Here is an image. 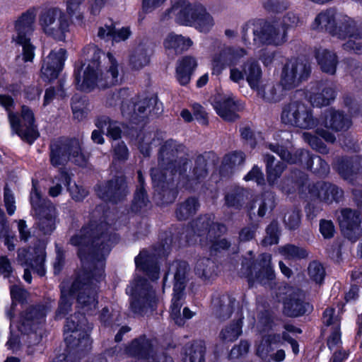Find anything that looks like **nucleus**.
I'll use <instances>...</instances> for the list:
<instances>
[{"label":"nucleus","instance_id":"nucleus-1","mask_svg":"<svg viewBox=\"0 0 362 362\" xmlns=\"http://www.w3.org/2000/svg\"><path fill=\"white\" fill-rule=\"evenodd\" d=\"M105 222L90 221L71 236L69 243L78 248L81 271L71 292L77 293V308L92 314L98 305L97 284L103 279L105 260L116 238Z\"/></svg>","mask_w":362,"mask_h":362},{"label":"nucleus","instance_id":"nucleus-2","mask_svg":"<svg viewBox=\"0 0 362 362\" xmlns=\"http://www.w3.org/2000/svg\"><path fill=\"white\" fill-rule=\"evenodd\" d=\"M190 154L182 144L169 139L160 144L158 153V167L151 170V179L159 189L163 202L172 203L177 196L175 177L185 174L189 167Z\"/></svg>","mask_w":362,"mask_h":362},{"label":"nucleus","instance_id":"nucleus-3","mask_svg":"<svg viewBox=\"0 0 362 362\" xmlns=\"http://www.w3.org/2000/svg\"><path fill=\"white\" fill-rule=\"evenodd\" d=\"M83 54L89 61L81 77V68L75 69V81L78 90L91 92L95 89H105L119 82L118 63L110 53L107 54L95 45L83 49Z\"/></svg>","mask_w":362,"mask_h":362},{"label":"nucleus","instance_id":"nucleus-4","mask_svg":"<svg viewBox=\"0 0 362 362\" xmlns=\"http://www.w3.org/2000/svg\"><path fill=\"white\" fill-rule=\"evenodd\" d=\"M128 95L127 89H119L109 93L106 96L105 105L115 107L120 102L123 117L135 124L144 121L151 112L154 115L160 113L161 104H158L156 98L134 97L129 100Z\"/></svg>","mask_w":362,"mask_h":362},{"label":"nucleus","instance_id":"nucleus-5","mask_svg":"<svg viewBox=\"0 0 362 362\" xmlns=\"http://www.w3.org/2000/svg\"><path fill=\"white\" fill-rule=\"evenodd\" d=\"M52 307V301H46L43 304L30 306L21 313L18 329L23 337H26V343L29 346L41 341L46 315Z\"/></svg>","mask_w":362,"mask_h":362},{"label":"nucleus","instance_id":"nucleus-6","mask_svg":"<svg viewBox=\"0 0 362 362\" xmlns=\"http://www.w3.org/2000/svg\"><path fill=\"white\" fill-rule=\"evenodd\" d=\"M85 167L88 156L81 149L80 141L76 139H60L50 144V161L54 166L62 165L68 161Z\"/></svg>","mask_w":362,"mask_h":362},{"label":"nucleus","instance_id":"nucleus-7","mask_svg":"<svg viewBox=\"0 0 362 362\" xmlns=\"http://www.w3.org/2000/svg\"><path fill=\"white\" fill-rule=\"evenodd\" d=\"M265 146L276 153L283 160L290 163H303L313 173L318 176H326L329 173V165L320 156L312 155L309 151L303 149H298L292 155L286 148L278 144L268 143Z\"/></svg>","mask_w":362,"mask_h":362},{"label":"nucleus","instance_id":"nucleus-8","mask_svg":"<svg viewBox=\"0 0 362 362\" xmlns=\"http://www.w3.org/2000/svg\"><path fill=\"white\" fill-rule=\"evenodd\" d=\"M272 255L261 254L255 262L245 259L243 261L241 273L248 280L250 286L257 282L262 286L273 288L275 284V273L271 265Z\"/></svg>","mask_w":362,"mask_h":362},{"label":"nucleus","instance_id":"nucleus-9","mask_svg":"<svg viewBox=\"0 0 362 362\" xmlns=\"http://www.w3.org/2000/svg\"><path fill=\"white\" fill-rule=\"evenodd\" d=\"M281 119L283 123L301 129H314L319 123L313 109L300 100H291L284 105Z\"/></svg>","mask_w":362,"mask_h":362},{"label":"nucleus","instance_id":"nucleus-10","mask_svg":"<svg viewBox=\"0 0 362 362\" xmlns=\"http://www.w3.org/2000/svg\"><path fill=\"white\" fill-rule=\"evenodd\" d=\"M131 295L130 308L134 313L144 315L156 309L158 299L146 279L138 278L132 284Z\"/></svg>","mask_w":362,"mask_h":362},{"label":"nucleus","instance_id":"nucleus-11","mask_svg":"<svg viewBox=\"0 0 362 362\" xmlns=\"http://www.w3.org/2000/svg\"><path fill=\"white\" fill-rule=\"evenodd\" d=\"M334 37L348 40L342 45L344 50L362 54V21H356L347 16L337 18V30Z\"/></svg>","mask_w":362,"mask_h":362},{"label":"nucleus","instance_id":"nucleus-12","mask_svg":"<svg viewBox=\"0 0 362 362\" xmlns=\"http://www.w3.org/2000/svg\"><path fill=\"white\" fill-rule=\"evenodd\" d=\"M35 15L33 12L23 13L16 21L13 40L23 47V60L32 62L35 56V47L30 42V36L35 29Z\"/></svg>","mask_w":362,"mask_h":362},{"label":"nucleus","instance_id":"nucleus-13","mask_svg":"<svg viewBox=\"0 0 362 362\" xmlns=\"http://www.w3.org/2000/svg\"><path fill=\"white\" fill-rule=\"evenodd\" d=\"M43 32L57 40H64L69 32V21L66 15L58 8H51L42 13L39 18Z\"/></svg>","mask_w":362,"mask_h":362},{"label":"nucleus","instance_id":"nucleus-14","mask_svg":"<svg viewBox=\"0 0 362 362\" xmlns=\"http://www.w3.org/2000/svg\"><path fill=\"white\" fill-rule=\"evenodd\" d=\"M311 73L309 62L304 60L290 59L283 66L280 83L284 90H290L308 80Z\"/></svg>","mask_w":362,"mask_h":362},{"label":"nucleus","instance_id":"nucleus-15","mask_svg":"<svg viewBox=\"0 0 362 362\" xmlns=\"http://www.w3.org/2000/svg\"><path fill=\"white\" fill-rule=\"evenodd\" d=\"M9 122L13 132L23 140L33 143L39 136L33 111L27 106L21 108V115L8 114Z\"/></svg>","mask_w":362,"mask_h":362},{"label":"nucleus","instance_id":"nucleus-16","mask_svg":"<svg viewBox=\"0 0 362 362\" xmlns=\"http://www.w3.org/2000/svg\"><path fill=\"white\" fill-rule=\"evenodd\" d=\"M97 194L105 202L114 204L122 202L129 194L126 177L124 175L113 176L105 183L98 185Z\"/></svg>","mask_w":362,"mask_h":362},{"label":"nucleus","instance_id":"nucleus-17","mask_svg":"<svg viewBox=\"0 0 362 362\" xmlns=\"http://www.w3.org/2000/svg\"><path fill=\"white\" fill-rule=\"evenodd\" d=\"M338 221L341 231L346 238L354 243L361 236V219L357 211L348 208L341 209Z\"/></svg>","mask_w":362,"mask_h":362},{"label":"nucleus","instance_id":"nucleus-18","mask_svg":"<svg viewBox=\"0 0 362 362\" xmlns=\"http://www.w3.org/2000/svg\"><path fill=\"white\" fill-rule=\"evenodd\" d=\"M165 252L164 245L155 248L153 251L142 250L135 258L136 267L143 271L151 280H157L160 273L158 259L164 256Z\"/></svg>","mask_w":362,"mask_h":362},{"label":"nucleus","instance_id":"nucleus-19","mask_svg":"<svg viewBox=\"0 0 362 362\" xmlns=\"http://www.w3.org/2000/svg\"><path fill=\"white\" fill-rule=\"evenodd\" d=\"M197 10L198 5H192L185 0H179L162 14L160 20L165 21L173 16L178 24L192 26Z\"/></svg>","mask_w":362,"mask_h":362},{"label":"nucleus","instance_id":"nucleus-20","mask_svg":"<svg viewBox=\"0 0 362 362\" xmlns=\"http://www.w3.org/2000/svg\"><path fill=\"white\" fill-rule=\"evenodd\" d=\"M194 233L201 238L200 241L214 240L215 238L221 236L226 232L225 225L216 223L207 215L201 216L194 220L192 224Z\"/></svg>","mask_w":362,"mask_h":362},{"label":"nucleus","instance_id":"nucleus-21","mask_svg":"<svg viewBox=\"0 0 362 362\" xmlns=\"http://www.w3.org/2000/svg\"><path fill=\"white\" fill-rule=\"evenodd\" d=\"M310 197L327 204L339 202L344 197V191L337 185L328 182L320 181L309 186Z\"/></svg>","mask_w":362,"mask_h":362},{"label":"nucleus","instance_id":"nucleus-22","mask_svg":"<svg viewBox=\"0 0 362 362\" xmlns=\"http://www.w3.org/2000/svg\"><path fill=\"white\" fill-rule=\"evenodd\" d=\"M258 23L261 45L280 46L287 41L288 33L279 23H270L262 20H258Z\"/></svg>","mask_w":362,"mask_h":362},{"label":"nucleus","instance_id":"nucleus-23","mask_svg":"<svg viewBox=\"0 0 362 362\" xmlns=\"http://www.w3.org/2000/svg\"><path fill=\"white\" fill-rule=\"evenodd\" d=\"M45 251L43 247H35L33 252L26 248H19L17 251V261L23 266H28L39 276L45 274Z\"/></svg>","mask_w":362,"mask_h":362},{"label":"nucleus","instance_id":"nucleus-24","mask_svg":"<svg viewBox=\"0 0 362 362\" xmlns=\"http://www.w3.org/2000/svg\"><path fill=\"white\" fill-rule=\"evenodd\" d=\"M336 92L332 83L329 81H315L312 83L308 96L313 106L322 107L333 101Z\"/></svg>","mask_w":362,"mask_h":362},{"label":"nucleus","instance_id":"nucleus-25","mask_svg":"<svg viewBox=\"0 0 362 362\" xmlns=\"http://www.w3.org/2000/svg\"><path fill=\"white\" fill-rule=\"evenodd\" d=\"M66 340L69 351L67 357L71 360L81 359L91 349L92 341L86 332H74Z\"/></svg>","mask_w":362,"mask_h":362},{"label":"nucleus","instance_id":"nucleus-26","mask_svg":"<svg viewBox=\"0 0 362 362\" xmlns=\"http://www.w3.org/2000/svg\"><path fill=\"white\" fill-rule=\"evenodd\" d=\"M207 160L202 154L198 155L194 159V165L189 172L186 170L185 174H177V182L182 186L190 187L203 180L208 174ZM188 170V168L187 169Z\"/></svg>","mask_w":362,"mask_h":362},{"label":"nucleus","instance_id":"nucleus-27","mask_svg":"<svg viewBox=\"0 0 362 362\" xmlns=\"http://www.w3.org/2000/svg\"><path fill=\"white\" fill-rule=\"evenodd\" d=\"M66 50L61 48L58 51H52L44 60L41 68L42 76L47 80L57 78L62 70L66 59Z\"/></svg>","mask_w":362,"mask_h":362},{"label":"nucleus","instance_id":"nucleus-28","mask_svg":"<svg viewBox=\"0 0 362 362\" xmlns=\"http://www.w3.org/2000/svg\"><path fill=\"white\" fill-rule=\"evenodd\" d=\"M235 298L228 293H218L211 300V312L221 321L230 317L234 311Z\"/></svg>","mask_w":362,"mask_h":362},{"label":"nucleus","instance_id":"nucleus-29","mask_svg":"<svg viewBox=\"0 0 362 362\" xmlns=\"http://www.w3.org/2000/svg\"><path fill=\"white\" fill-rule=\"evenodd\" d=\"M311 309L310 305L305 302V294L300 290L290 294L284 303V313L288 317L303 315Z\"/></svg>","mask_w":362,"mask_h":362},{"label":"nucleus","instance_id":"nucleus-30","mask_svg":"<svg viewBox=\"0 0 362 362\" xmlns=\"http://www.w3.org/2000/svg\"><path fill=\"white\" fill-rule=\"evenodd\" d=\"M126 353L138 360L146 361L155 351L152 341L145 335L134 339L126 347Z\"/></svg>","mask_w":362,"mask_h":362},{"label":"nucleus","instance_id":"nucleus-31","mask_svg":"<svg viewBox=\"0 0 362 362\" xmlns=\"http://www.w3.org/2000/svg\"><path fill=\"white\" fill-rule=\"evenodd\" d=\"M323 126L334 132L347 131L352 125L351 118L339 110L329 109L325 112Z\"/></svg>","mask_w":362,"mask_h":362},{"label":"nucleus","instance_id":"nucleus-32","mask_svg":"<svg viewBox=\"0 0 362 362\" xmlns=\"http://www.w3.org/2000/svg\"><path fill=\"white\" fill-rule=\"evenodd\" d=\"M190 271L188 263L185 261H175L169 267V272L174 276L173 294H184L187 276Z\"/></svg>","mask_w":362,"mask_h":362},{"label":"nucleus","instance_id":"nucleus-33","mask_svg":"<svg viewBox=\"0 0 362 362\" xmlns=\"http://www.w3.org/2000/svg\"><path fill=\"white\" fill-rule=\"evenodd\" d=\"M280 86L281 84L263 81L252 90L264 102L274 103L279 102L284 98L283 88Z\"/></svg>","mask_w":362,"mask_h":362},{"label":"nucleus","instance_id":"nucleus-34","mask_svg":"<svg viewBox=\"0 0 362 362\" xmlns=\"http://www.w3.org/2000/svg\"><path fill=\"white\" fill-rule=\"evenodd\" d=\"M185 302L184 294H173L171 305L170 308V317L179 326H182L185 323L186 320L191 319L194 313L192 312L188 308H183L181 313V308Z\"/></svg>","mask_w":362,"mask_h":362},{"label":"nucleus","instance_id":"nucleus-35","mask_svg":"<svg viewBox=\"0 0 362 362\" xmlns=\"http://www.w3.org/2000/svg\"><path fill=\"white\" fill-rule=\"evenodd\" d=\"M336 13L332 9H327L320 12L315 18L311 25L314 30L327 31L334 37V33L337 30V18Z\"/></svg>","mask_w":362,"mask_h":362},{"label":"nucleus","instance_id":"nucleus-36","mask_svg":"<svg viewBox=\"0 0 362 362\" xmlns=\"http://www.w3.org/2000/svg\"><path fill=\"white\" fill-rule=\"evenodd\" d=\"M337 170L344 179L353 180L362 174V157L356 156L341 160L337 163Z\"/></svg>","mask_w":362,"mask_h":362},{"label":"nucleus","instance_id":"nucleus-37","mask_svg":"<svg viewBox=\"0 0 362 362\" xmlns=\"http://www.w3.org/2000/svg\"><path fill=\"white\" fill-rule=\"evenodd\" d=\"M214 107L217 114L226 121L233 122L238 118L239 107L232 97H223L216 100Z\"/></svg>","mask_w":362,"mask_h":362},{"label":"nucleus","instance_id":"nucleus-38","mask_svg":"<svg viewBox=\"0 0 362 362\" xmlns=\"http://www.w3.org/2000/svg\"><path fill=\"white\" fill-rule=\"evenodd\" d=\"M35 215L38 218L37 228L44 235H49L55 230L57 213L53 204H49L45 210Z\"/></svg>","mask_w":362,"mask_h":362},{"label":"nucleus","instance_id":"nucleus-39","mask_svg":"<svg viewBox=\"0 0 362 362\" xmlns=\"http://www.w3.org/2000/svg\"><path fill=\"white\" fill-rule=\"evenodd\" d=\"M193 45L189 37H185L175 33H169L163 41L165 49L173 52L175 54H180L189 49Z\"/></svg>","mask_w":362,"mask_h":362},{"label":"nucleus","instance_id":"nucleus-40","mask_svg":"<svg viewBox=\"0 0 362 362\" xmlns=\"http://www.w3.org/2000/svg\"><path fill=\"white\" fill-rule=\"evenodd\" d=\"M152 54L151 45L146 42L139 44L129 57V63L132 69L139 70L148 65Z\"/></svg>","mask_w":362,"mask_h":362},{"label":"nucleus","instance_id":"nucleus-41","mask_svg":"<svg viewBox=\"0 0 362 362\" xmlns=\"http://www.w3.org/2000/svg\"><path fill=\"white\" fill-rule=\"evenodd\" d=\"M197 66V60L192 56H185L177 62L176 78L182 86L187 85Z\"/></svg>","mask_w":362,"mask_h":362},{"label":"nucleus","instance_id":"nucleus-42","mask_svg":"<svg viewBox=\"0 0 362 362\" xmlns=\"http://www.w3.org/2000/svg\"><path fill=\"white\" fill-rule=\"evenodd\" d=\"M275 207V196L272 192H265L262 195L260 199L255 200L250 205L248 210V215L252 220V216H255L256 212L257 216L262 218L265 216L268 210H273Z\"/></svg>","mask_w":362,"mask_h":362},{"label":"nucleus","instance_id":"nucleus-43","mask_svg":"<svg viewBox=\"0 0 362 362\" xmlns=\"http://www.w3.org/2000/svg\"><path fill=\"white\" fill-rule=\"evenodd\" d=\"M315 57L321 70L330 75L336 73L338 59L337 54L328 49H318Z\"/></svg>","mask_w":362,"mask_h":362},{"label":"nucleus","instance_id":"nucleus-44","mask_svg":"<svg viewBox=\"0 0 362 362\" xmlns=\"http://www.w3.org/2000/svg\"><path fill=\"white\" fill-rule=\"evenodd\" d=\"M243 71L252 90L263 81L262 69L255 59L252 58L247 59L243 64Z\"/></svg>","mask_w":362,"mask_h":362},{"label":"nucleus","instance_id":"nucleus-45","mask_svg":"<svg viewBox=\"0 0 362 362\" xmlns=\"http://www.w3.org/2000/svg\"><path fill=\"white\" fill-rule=\"evenodd\" d=\"M281 337L280 334L269 333L262 336L260 343L257 347V355L261 358H266L269 353L272 352L275 348L281 344Z\"/></svg>","mask_w":362,"mask_h":362},{"label":"nucleus","instance_id":"nucleus-46","mask_svg":"<svg viewBox=\"0 0 362 362\" xmlns=\"http://www.w3.org/2000/svg\"><path fill=\"white\" fill-rule=\"evenodd\" d=\"M266 164L267 179L269 185H274L286 168V165L280 161L274 163L275 157L269 154L264 155Z\"/></svg>","mask_w":362,"mask_h":362},{"label":"nucleus","instance_id":"nucleus-47","mask_svg":"<svg viewBox=\"0 0 362 362\" xmlns=\"http://www.w3.org/2000/svg\"><path fill=\"white\" fill-rule=\"evenodd\" d=\"M95 124L100 129L106 127V135L112 140H118L121 138L122 129L119 123L111 119L109 117L105 115L98 117L95 119Z\"/></svg>","mask_w":362,"mask_h":362},{"label":"nucleus","instance_id":"nucleus-48","mask_svg":"<svg viewBox=\"0 0 362 362\" xmlns=\"http://www.w3.org/2000/svg\"><path fill=\"white\" fill-rule=\"evenodd\" d=\"M258 20L250 21L242 29V40L246 45H260V35Z\"/></svg>","mask_w":362,"mask_h":362},{"label":"nucleus","instance_id":"nucleus-49","mask_svg":"<svg viewBox=\"0 0 362 362\" xmlns=\"http://www.w3.org/2000/svg\"><path fill=\"white\" fill-rule=\"evenodd\" d=\"M206 345L203 341H195L185 348L183 362H205Z\"/></svg>","mask_w":362,"mask_h":362},{"label":"nucleus","instance_id":"nucleus-50","mask_svg":"<svg viewBox=\"0 0 362 362\" xmlns=\"http://www.w3.org/2000/svg\"><path fill=\"white\" fill-rule=\"evenodd\" d=\"M214 25V20L211 15L206 11L205 7L198 4L197 13L192 26L202 33H208Z\"/></svg>","mask_w":362,"mask_h":362},{"label":"nucleus","instance_id":"nucleus-51","mask_svg":"<svg viewBox=\"0 0 362 362\" xmlns=\"http://www.w3.org/2000/svg\"><path fill=\"white\" fill-rule=\"evenodd\" d=\"M307 181L308 177L305 173L300 170H295L291 173L288 177L284 180V185L283 189L288 193H291L303 187Z\"/></svg>","mask_w":362,"mask_h":362},{"label":"nucleus","instance_id":"nucleus-52","mask_svg":"<svg viewBox=\"0 0 362 362\" xmlns=\"http://www.w3.org/2000/svg\"><path fill=\"white\" fill-rule=\"evenodd\" d=\"M199 207L198 199L189 197L178 205L175 211L176 217L180 221L187 220L197 212Z\"/></svg>","mask_w":362,"mask_h":362},{"label":"nucleus","instance_id":"nucleus-53","mask_svg":"<svg viewBox=\"0 0 362 362\" xmlns=\"http://www.w3.org/2000/svg\"><path fill=\"white\" fill-rule=\"evenodd\" d=\"M242 319L239 318L225 326L220 332L218 337L223 343L235 341L242 334Z\"/></svg>","mask_w":362,"mask_h":362},{"label":"nucleus","instance_id":"nucleus-54","mask_svg":"<svg viewBox=\"0 0 362 362\" xmlns=\"http://www.w3.org/2000/svg\"><path fill=\"white\" fill-rule=\"evenodd\" d=\"M99 320L105 327L118 326L121 324L120 310L112 305L105 306L99 313Z\"/></svg>","mask_w":362,"mask_h":362},{"label":"nucleus","instance_id":"nucleus-55","mask_svg":"<svg viewBox=\"0 0 362 362\" xmlns=\"http://www.w3.org/2000/svg\"><path fill=\"white\" fill-rule=\"evenodd\" d=\"M194 272L204 281L209 280L214 274L215 263L209 258H200L196 262Z\"/></svg>","mask_w":362,"mask_h":362},{"label":"nucleus","instance_id":"nucleus-56","mask_svg":"<svg viewBox=\"0 0 362 362\" xmlns=\"http://www.w3.org/2000/svg\"><path fill=\"white\" fill-rule=\"evenodd\" d=\"M151 205L145 188H136L131 205V211L134 213L146 211Z\"/></svg>","mask_w":362,"mask_h":362},{"label":"nucleus","instance_id":"nucleus-57","mask_svg":"<svg viewBox=\"0 0 362 362\" xmlns=\"http://www.w3.org/2000/svg\"><path fill=\"white\" fill-rule=\"evenodd\" d=\"M228 60L226 45H223L212 56L213 74H220L226 66H228Z\"/></svg>","mask_w":362,"mask_h":362},{"label":"nucleus","instance_id":"nucleus-58","mask_svg":"<svg viewBox=\"0 0 362 362\" xmlns=\"http://www.w3.org/2000/svg\"><path fill=\"white\" fill-rule=\"evenodd\" d=\"M71 110L75 118L83 119L89 111L88 100L84 97L75 95L71 98Z\"/></svg>","mask_w":362,"mask_h":362},{"label":"nucleus","instance_id":"nucleus-59","mask_svg":"<svg viewBox=\"0 0 362 362\" xmlns=\"http://www.w3.org/2000/svg\"><path fill=\"white\" fill-rule=\"evenodd\" d=\"M285 227L289 230L298 229L301 222V211L297 207L291 208L285 213L284 216Z\"/></svg>","mask_w":362,"mask_h":362},{"label":"nucleus","instance_id":"nucleus-60","mask_svg":"<svg viewBox=\"0 0 362 362\" xmlns=\"http://www.w3.org/2000/svg\"><path fill=\"white\" fill-rule=\"evenodd\" d=\"M74 293L71 292V289L69 291H66L64 288L61 289V298L56 311L57 318L65 316L71 310L72 305L71 296Z\"/></svg>","mask_w":362,"mask_h":362},{"label":"nucleus","instance_id":"nucleus-61","mask_svg":"<svg viewBox=\"0 0 362 362\" xmlns=\"http://www.w3.org/2000/svg\"><path fill=\"white\" fill-rule=\"evenodd\" d=\"M279 253L288 259H304L308 256V251L294 245L288 244L279 248Z\"/></svg>","mask_w":362,"mask_h":362},{"label":"nucleus","instance_id":"nucleus-62","mask_svg":"<svg viewBox=\"0 0 362 362\" xmlns=\"http://www.w3.org/2000/svg\"><path fill=\"white\" fill-rule=\"evenodd\" d=\"M308 274L311 280L321 284L325 276V269L322 264L317 261L310 262L308 267Z\"/></svg>","mask_w":362,"mask_h":362},{"label":"nucleus","instance_id":"nucleus-63","mask_svg":"<svg viewBox=\"0 0 362 362\" xmlns=\"http://www.w3.org/2000/svg\"><path fill=\"white\" fill-rule=\"evenodd\" d=\"M86 320L83 314L75 313L74 315H71L66 319L65 330L71 332V334H74V332H84L81 330V329Z\"/></svg>","mask_w":362,"mask_h":362},{"label":"nucleus","instance_id":"nucleus-64","mask_svg":"<svg viewBox=\"0 0 362 362\" xmlns=\"http://www.w3.org/2000/svg\"><path fill=\"white\" fill-rule=\"evenodd\" d=\"M266 236L262 241L264 246L277 244L279 239V223L276 221H273L266 228Z\"/></svg>","mask_w":362,"mask_h":362}]
</instances>
